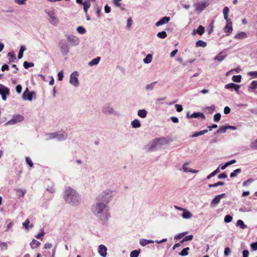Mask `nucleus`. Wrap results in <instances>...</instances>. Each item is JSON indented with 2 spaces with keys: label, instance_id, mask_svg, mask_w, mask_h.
I'll list each match as a JSON object with an SVG mask.
<instances>
[{
  "label": "nucleus",
  "instance_id": "f257e3e1",
  "mask_svg": "<svg viewBox=\"0 0 257 257\" xmlns=\"http://www.w3.org/2000/svg\"><path fill=\"white\" fill-rule=\"evenodd\" d=\"M64 199L68 203H74L78 201V195L76 192L70 188H67L65 191Z\"/></svg>",
  "mask_w": 257,
  "mask_h": 257
},
{
  "label": "nucleus",
  "instance_id": "f03ea898",
  "mask_svg": "<svg viewBox=\"0 0 257 257\" xmlns=\"http://www.w3.org/2000/svg\"><path fill=\"white\" fill-rule=\"evenodd\" d=\"M106 205L104 203H97L91 207V211L94 214L99 216L102 214L105 209Z\"/></svg>",
  "mask_w": 257,
  "mask_h": 257
},
{
  "label": "nucleus",
  "instance_id": "7ed1b4c3",
  "mask_svg": "<svg viewBox=\"0 0 257 257\" xmlns=\"http://www.w3.org/2000/svg\"><path fill=\"white\" fill-rule=\"evenodd\" d=\"M111 191H108L103 192L100 195H99L98 197V200L99 201H101L105 203V204L108 203L112 196L111 195Z\"/></svg>",
  "mask_w": 257,
  "mask_h": 257
},
{
  "label": "nucleus",
  "instance_id": "20e7f679",
  "mask_svg": "<svg viewBox=\"0 0 257 257\" xmlns=\"http://www.w3.org/2000/svg\"><path fill=\"white\" fill-rule=\"evenodd\" d=\"M167 141L165 138H157L154 140L151 145L150 150H153L154 148L158 146H162L163 145L167 144Z\"/></svg>",
  "mask_w": 257,
  "mask_h": 257
},
{
  "label": "nucleus",
  "instance_id": "39448f33",
  "mask_svg": "<svg viewBox=\"0 0 257 257\" xmlns=\"http://www.w3.org/2000/svg\"><path fill=\"white\" fill-rule=\"evenodd\" d=\"M24 118L23 116L22 115H16L14 116L12 119L8 121L7 123L11 125L14 124L16 123L22 121V120H23Z\"/></svg>",
  "mask_w": 257,
  "mask_h": 257
},
{
  "label": "nucleus",
  "instance_id": "423d86ee",
  "mask_svg": "<svg viewBox=\"0 0 257 257\" xmlns=\"http://www.w3.org/2000/svg\"><path fill=\"white\" fill-rule=\"evenodd\" d=\"M77 76V72L72 73L70 75V83L74 86H77L79 84Z\"/></svg>",
  "mask_w": 257,
  "mask_h": 257
},
{
  "label": "nucleus",
  "instance_id": "0eeeda50",
  "mask_svg": "<svg viewBox=\"0 0 257 257\" xmlns=\"http://www.w3.org/2000/svg\"><path fill=\"white\" fill-rule=\"evenodd\" d=\"M34 94V92H30L29 89L27 88L23 94V98L24 100L31 101L33 98L32 95Z\"/></svg>",
  "mask_w": 257,
  "mask_h": 257
},
{
  "label": "nucleus",
  "instance_id": "6e6552de",
  "mask_svg": "<svg viewBox=\"0 0 257 257\" xmlns=\"http://www.w3.org/2000/svg\"><path fill=\"white\" fill-rule=\"evenodd\" d=\"M48 14L50 17L49 19L50 23L53 25H57L59 22V20L58 18L55 16L54 13L50 12L48 13Z\"/></svg>",
  "mask_w": 257,
  "mask_h": 257
},
{
  "label": "nucleus",
  "instance_id": "1a4fd4ad",
  "mask_svg": "<svg viewBox=\"0 0 257 257\" xmlns=\"http://www.w3.org/2000/svg\"><path fill=\"white\" fill-rule=\"evenodd\" d=\"M60 48L61 52L64 55H67L69 52V48L67 43L65 41H61L60 43Z\"/></svg>",
  "mask_w": 257,
  "mask_h": 257
},
{
  "label": "nucleus",
  "instance_id": "9d476101",
  "mask_svg": "<svg viewBox=\"0 0 257 257\" xmlns=\"http://www.w3.org/2000/svg\"><path fill=\"white\" fill-rule=\"evenodd\" d=\"M226 21V25L224 28V32L226 33V35H229L232 31V22L231 20Z\"/></svg>",
  "mask_w": 257,
  "mask_h": 257
},
{
  "label": "nucleus",
  "instance_id": "9b49d317",
  "mask_svg": "<svg viewBox=\"0 0 257 257\" xmlns=\"http://www.w3.org/2000/svg\"><path fill=\"white\" fill-rule=\"evenodd\" d=\"M186 117L188 118H197L198 117H200L201 118H202L203 119L205 118V116L204 114L203 113L200 112H194L193 113H192L191 114H190L189 113H187V115H186Z\"/></svg>",
  "mask_w": 257,
  "mask_h": 257
},
{
  "label": "nucleus",
  "instance_id": "f8f14e48",
  "mask_svg": "<svg viewBox=\"0 0 257 257\" xmlns=\"http://www.w3.org/2000/svg\"><path fill=\"white\" fill-rule=\"evenodd\" d=\"M208 4L206 2H203L201 4H196L195 5L196 10L198 13L201 12L206 7L208 6Z\"/></svg>",
  "mask_w": 257,
  "mask_h": 257
},
{
  "label": "nucleus",
  "instance_id": "ddd939ff",
  "mask_svg": "<svg viewBox=\"0 0 257 257\" xmlns=\"http://www.w3.org/2000/svg\"><path fill=\"white\" fill-rule=\"evenodd\" d=\"M225 195V193L221 194L220 195H218L216 196L215 198L212 200L210 205L211 206H215L219 203L220 199L223 198V197Z\"/></svg>",
  "mask_w": 257,
  "mask_h": 257
},
{
  "label": "nucleus",
  "instance_id": "4468645a",
  "mask_svg": "<svg viewBox=\"0 0 257 257\" xmlns=\"http://www.w3.org/2000/svg\"><path fill=\"white\" fill-rule=\"evenodd\" d=\"M225 88L226 89H234L236 92H238L239 90V89L240 88V85L238 84H236L233 83H230L227 84L225 85Z\"/></svg>",
  "mask_w": 257,
  "mask_h": 257
},
{
  "label": "nucleus",
  "instance_id": "2eb2a0df",
  "mask_svg": "<svg viewBox=\"0 0 257 257\" xmlns=\"http://www.w3.org/2000/svg\"><path fill=\"white\" fill-rule=\"evenodd\" d=\"M170 20V19L169 17H164L163 18H162L161 19H160L159 21H158L156 23L155 25L156 26L158 27L159 26L167 24L169 22Z\"/></svg>",
  "mask_w": 257,
  "mask_h": 257
},
{
  "label": "nucleus",
  "instance_id": "dca6fc26",
  "mask_svg": "<svg viewBox=\"0 0 257 257\" xmlns=\"http://www.w3.org/2000/svg\"><path fill=\"white\" fill-rule=\"evenodd\" d=\"M106 247L102 244H101L98 247V252L100 255L103 257H105L106 255Z\"/></svg>",
  "mask_w": 257,
  "mask_h": 257
},
{
  "label": "nucleus",
  "instance_id": "f3484780",
  "mask_svg": "<svg viewBox=\"0 0 257 257\" xmlns=\"http://www.w3.org/2000/svg\"><path fill=\"white\" fill-rule=\"evenodd\" d=\"M9 89L5 85L0 84V94H9Z\"/></svg>",
  "mask_w": 257,
  "mask_h": 257
},
{
  "label": "nucleus",
  "instance_id": "a211bd4d",
  "mask_svg": "<svg viewBox=\"0 0 257 257\" xmlns=\"http://www.w3.org/2000/svg\"><path fill=\"white\" fill-rule=\"evenodd\" d=\"M246 37L247 34L245 32H240L234 36V38L238 40L243 39Z\"/></svg>",
  "mask_w": 257,
  "mask_h": 257
},
{
  "label": "nucleus",
  "instance_id": "6ab92c4d",
  "mask_svg": "<svg viewBox=\"0 0 257 257\" xmlns=\"http://www.w3.org/2000/svg\"><path fill=\"white\" fill-rule=\"evenodd\" d=\"M229 12V8L227 7H225L223 10V13L224 16V18L226 21H229L230 20L228 18V14Z\"/></svg>",
  "mask_w": 257,
  "mask_h": 257
},
{
  "label": "nucleus",
  "instance_id": "aec40b11",
  "mask_svg": "<svg viewBox=\"0 0 257 257\" xmlns=\"http://www.w3.org/2000/svg\"><path fill=\"white\" fill-rule=\"evenodd\" d=\"M154 241L152 240H147L146 239H142L140 240V244L143 246H146L148 244L152 243Z\"/></svg>",
  "mask_w": 257,
  "mask_h": 257
},
{
  "label": "nucleus",
  "instance_id": "412c9836",
  "mask_svg": "<svg viewBox=\"0 0 257 257\" xmlns=\"http://www.w3.org/2000/svg\"><path fill=\"white\" fill-rule=\"evenodd\" d=\"M40 242L37 240L33 239L32 242L30 243L31 247L33 248H36L39 246Z\"/></svg>",
  "mask_w": 257,
  "mask_h": 257
},
{
  "label": "nucleus",
  "instance_id": "4be33fe9",
  "mask_svg": "<svg viewBox=\"0 0 257 257\" xmlns=\"http://www.w3.org/2000/svg\"><path fill=\"white\" fill-rule=\"evenodd\" d=\"M82 5L83 6V9L85 14H87L88 9L90 8L91 5L90 2L89 1H85Z\"/></svg>",
  "mask_w": 257,
  "mask_h": 257
},
{
  "label": "nucleus",
  "instance_id": "5701e85b",
  "mask_svg": "<svg viewBox=\"0 0 257 257\" xmlns=\"http://www.w3.org/2000/svg\"><path fill=\"white\" fill-rule=\"evenodd\" d=\"M204 28L202 26H199L197 30H196V33L199 34V35H202L204 33ZM195 30H194V34L195 33Z\"/></svg>",
  "mask_w": 257,
  "mask_h": 257
},
{
  "label": "nucleus",
  "instance_id": "b1692460",
  "mask_svg": "<svg viewBox=\"0 0 257 257\" xmlns=\"http://www.w3.org/2000/svg\"><path fill=\"white\" fill-rule=\"evenodd\" d=\"M208 132V130H203V131H200V132H196L195 133H194L191 136V138H195V137H198V136H201V135H203L204 134H205V133H207Z\"/></svg>",
  "mask_w": 257,
  "mask_h": 257
},
{
  "label": "nucleus",
  "instance_id": "393cba45",
  "mask_svg": "<svg viewBox=\"0 0 257 257\" xmlns=\"http://www.w3.org/2000/svg\"><path fill=\"white\" fill-rule=\"evenodd\" d=\"M257 87V81H253L251 82L250 85L248 86V90H251V91H254L255 88Z\"/></svg>",
  "mask_w": 257,
  "mask_h": 257
},
{
  "label": "nucleus",
  "instance_id": "a878e982",
  "mask_svg": "<svg viewBox=\"0 0 257 257\" xmlns=\"http://www.w3.org/2000/svg\"><path fill=\"white\" fill-rule=\"evenodd\" d=\"M225 57V55L223 54V53L221 52H220L215 58V60H218L219 61H222L224 58Z\"/></svg>",
  "mask_w": 257,
  "mask_h": 257
},
{
  "label": "nucleus",
  "instance_id": "bb28decb",
  "mask_svg": "<svg viewBox=\"0 0 257 257\" xmlns=\"http://www.w3.org/2000/svg\"><path fill=\"white\" fill-rule=\"evenodd\" d=\"M68 41L72 42L74 45H77L78 43V39L77 37L73 36H70L68 37Z\"/></svg>",
  "mask_w": 257,
  "mask_h": 257
},
{
  "label": "nucleus",
  "instance_id": "cd10ccee",
  "mask_svg": "<svg viewBox=\"0 0 257 257\" xmlns=\"http://www.w3.org/2000/svg\"><path fill=\"white\" fill-rule=\"evenodd\" d=\"M131 124L134 128H138L141 126V123L139 120L137 119L132 121Z\"/></svg>",
  "mask_w": 257,
  "mask_h": 257
},
{
  "label": "nucleus",
  "instance_id": "c85d7f7f",
  "mask_svg": "<svg viewBox=\"0 0 257 257\" xmlns=\"http://www.w3.org/2000/svg\"><path fill=\"white\" fill-rule=\"evenodd\" d=\"M147 114V112L145 109H140L138 111V114L142 118H145Z\"/></svg>",
  "mask_w": 257,
  "mask_h": 257
},
{
  "label": "nucleus",
  "instance_id": "c756f323",
  "mask_svg": "<svg viewBox=\"0 0 257 257\" xmlns=\"http://www.w3.org/2000/svg\"><path fill=\"white\" fill-rule=\"evenodd\" d=\"M26 50V48L25 46H21L20 47V49L18 55V58L19 59H21L23 56L24 51Z\"/></svg>",
  "mask_w": 257,
  "mask_h": 257
},
{
  "label": "nucleus",
  "instance_id": "7c9ffc66",
  "mask_svg": "<svg viewBox=\"0 0 257 257\" xmlns=\"http://www.w3.org/2000/svg\"><path fill=\"white\" fill-rule=\"evenodd\" d=\"M206 46L207 43L202 40H199L196 43V46L197 47H205Z\"/></svg>",
  "mask_w": 257,
  "mask_h": 257
},
{
  "label": "nucleus",
  "instance_id": "2f4dec72",
  "mask_svg": "<svg viewBox=\"0 0 257 257\" xmlns=\"http://www.w3.org/2000/svg\"><path fill=\"white\" fill-rule=\"evenodd\" d=\"M100 57H97V58L92 59L90 62H89V65L90 66H93V65H96L98 63L99 61H100Z\"/></svg>",
  "mask_w": 257,
  "mask_h": 257
},
{
  "label": "nucleus",
  "instance_id": "473e14b6",
  "mask_svg": "<svg viewBox=\"0 0 257 257\" xmlns=\"http://www.w3.org/2000/svg\"><path fill=\"white\" fill-rule=\"evenodd\" d=\"M8 56L9 57V61L14 62L16 59V56L14 52H11L8 53Z\"/></svg>",
  "mask_w": 257,
  "mask_h": 257
},
{
  "label": "nucleus",
  "instance_id": "72a5a7b5",
  "mask_svg": "<svg viewBox=\"0 0 257 257\" xmlns=\"http://www.w3.org/2000/svg\"><path fill=\"white\" fill-rule=\"evenodd\" d=\"M236 225L239 226L242 229H244L247 227V226L244 224L243 221L240 219L237 220Z\"/></svg>",
  "mask_w": 257,
  "mask_h": 257
},
{
  "label": "nucleus",
  "instance_id": "f704fd0d",
  "mask_svg": "<svg viewBox=\"0 0 257 257\" xmlns=\"http://www.w3.org/2000/svg\"><path fill=\"white\" fill-rule=\"evenodd\" d=\"M193 238V235H189L188 236H185L184 238L180 241V243H183L185 241L192 240Z\"/></svg>",
  "mask_w": 257,
  "mask_h": 257
},
{
  "label": "nucleus",
  "instance_id": "c9c22d12",
  "mask_svg": "<svg viewBox=\"0 0 257 257\" xmlns=\"http://www.w3.org/2000/svg\"><path fill=\"white\" fill-rule=\"evenodd\" d=\"M157 37H158L159 38H160L161 39H165V38L167 37V34L165 31H163L159 32L157 34Z\"/></svg>",
  "mask_w": 257,
  "mask_h": 257
},
{
  "label": "nucleus",
  "instance_id": "e433bc0d",
  "mask_svg": "<svg viewBox=\"0 0 257 257\" xmlns=\"http://www.w3.org/2000/svg\"><path fill=\"white\" fill-rule=\"evenodd\" d=\"M241 79V76L240 75H234L232 77V80L235 82H240Z\"/></svg>",
  "mask_w": 257,
  "mask_h": 257
},
{
  "label": "nucleus",
  "instance_id": "4c0bfd02",
  "mask_svg": "<svg viewBox=\"0 0 257 257\" xmlns=\"http://www.w3.org/2000/svg\"><path fill=\"white\" fill-rule=\"evenodd\" d=\"M192 216L191 213L188 211H184L182 214V217L185 219H189Z\"/></svg>",
  "mask_w": 257,
  "mask_h": 257
},
{
  "label": "nucleus",
  "instance_id": "58836bf2",
  "mask_svg": "<svg viewBox=\"0 0 257 257\" xmlns=\"http://www.w3.org/2000/svg\"><path fill=\"white\" fill-rule=\"evenodd\" d=\"M190 250V248L187 247L184 248L180 253L179 254L181 256L187 255L188 254V250Z\"/></svg>",
  "mask_w": 257,
  "mask_h": 257
},
{
  "label": "nucleus",
  "instance_id": "ea45409f",
  "mask_svg": "<svg viewBox=\"0 0 257 257\" xmlns=\"http://www.w3.org/2000/svg\"><path fill=\"white\" fill-rule=\"evenodd\" d=\"M23 66L25 69H28L29 67H33L34 66V64L33 63L25 61L23 63Z\"/></svg>",
  "mask_w": 257,
  "mask_h": 257
},
{
  "label": "nucleus",
  "instance_id": "a19ab883",
  "mask_svg": "<svg viewBox=\"0 0 257 257\" xmlns=\"http://www.w3.org/2000/svg\"><path fill=\"white\" fill-rule=\"evenodd\" d=\"M241 169H237L235 170L233 172L231 173L230 175V177L231 178H233L236 176L237 174H239L241 172Z\"/></svg>",
  "mask_w": 257,
  "mask_h": 257
},
{
  "label": "nucleus",
  "instance_id": "79ce46f5",
  "mask_svg": "<svg viewBox=\"0 0 257 257\" xmlns=\"http://www.w3.org/2000/svg\"><path fill=\"white\" fill-rule=\"evenodd\" d=\"M152 56L151 54H148L146 57L144 59V62L145 63H149L152 61Z\"/></svg>",
  "mask_w": 257,
  "mask_h": 257
},
{
  "label": "nucleus",
  "instance_id": "37998d69",
  "mask_svg": "<svg viewBox=\"0 0 257 257\" xmlns=\"http://www.w3.org/2000/svg\"><path fill=\"white\" fill-rule=\"evenodd\" d=\"M140 253L139 250H133L130 254V257H138Z\"/></svg>",
  "mask_w": 257,
  "mask_h": 257
},
{
  "label": "nucleus",
  "instance_id": "c03bdc74",
  "mask_svg": "<svg viewBox=\"0 0 257 257\" xmlns=\"http://www.w3.org/2000/svg\"><path fill=\"white\" fill-rule=\"evenodd\" d=\"M227 130V125L225 126H222L220 127L217 131L216 133H225L226 132V130Z\"/></svg>",
  "mask_w": 257,
  "mask_h": 257
},
{
  "label": "nucleus",
  "instance_id": "a18cd8bd",
  "mask_svg": "<svg viewBox=\"0 0 257 257\" xmlns=\"http://www.w3.org/2000/svg\"><path fill=\"white\" fill-rule=\"evenodd\" d=\"M187 234V232H182L181 233H179L174 237L175 239L178 240L182 238H183L186 234Z\"/></svg>",
  "mask_w": 257,
  "mask_h": 257
},
{
  "label": "nucleus",
  "instance_id": "49530a36",
  "mask_svg": "<svg viewBox=\"0 0 257 257\" xmlns=\"http://www.w3.org/2000/svg\"><path fill=\"white\" fill-rule=\"evenodd\" d=\"M77 31L79 33V34H84L86 32V30L85 29L82 27V26H79L77 28Z\"/></svg>",
  "mask_w": 257,
  "mask_h": 257
},
{
  "label": "nucleus",
  "instance_id": "de8ad7c7",
  "mask_svg": "<svg viewBox=\"0 0 257 257\" xmlns=\"http://www.w3.org/2000/svg\"><path fill=\"white\" fill-rule=\"evenodd\" d=\"M220 118H221V114L219 113H216L214 115V117H213L214 120L215 122L219 121L220 120Z\"/></svg>",
  "mask_w": 257,
  "mask_h": 257
},
{
  "label": "nucleus",
  "instance_id": "09e8293b",
  "mask_svg": "<svg viewBox=\"0 0 257 257\" xmlns=\"http://www.w3.org/2000/svg\"><path fill=\"white\" fill-rule=\"evenodd\" d=\"M232 217L230 215H226L225 216L224 221L226 223H229V222H231L232 221Z\"/></svg>",
  "mask_w": 257,
  "mask_h": 257
},
{
  "label": "nucleus",
  "instance_id": "8fccbe9b",
  "mask_svg": "<svg viewBox=\"0 0 257 257\" xmlns=\"http://www.w3.org/2000/svg\"><path fill=\"white\" fill-rule=\"evenodd\" d=\"M26 161L30 167H33V165H34L32 161L31 160V159L29 157L26 158Z\"/></svg>",
  "mask_w": 257,
  "mask_h": 257
},
{
  "label": "nucleus",
  "instance_id": "3c124183",
  "mask_svg": "<svg viewBox=\"0 0 257 257\" xmlns=\"http://www.w3.org/2000/svg\"><path fill=\"white\" fill-rule=\"evenodd\" d=\"M157 82H154L149 85H147L146 87V90H152L154 88V85Z\"/></svg>",
  "mask_w": 257,
  "mask_h": 257
},
{
  "label": "nucleus",
  "instance_id": "603ef678",
  "mask_svg": "<svg viewBox=\"0 0 257 257\" xmlns=\"http://www.w3.org/2000/svg\"><path fill=\"white\" fill-rule=\"evenodd\" d=\"M231 252V250L229 247H225L224 251V254L225 256H227Z\"/></svg>",
  "mask_w": 257,
  "mask_h": 257
},
{
  "label": "nucleus",
  "instance_id": "864d4df0",
  "mask_svg": "<svg viewBox=\"0 0 257 257\" xmlns=\"http://www.w3.org/2000/svg\"><path fill=\"white\" fill-rule=\"evenodd\" d=\"M30 223L29 219H27L25 220L24 222L23 223V226L26 228L29 229L30 228L29 225Z\"/></svg>",
  "mask_w": 257,
  "mask_h": 257
},
{
  "label": "nucleus",
  "instance_id": "5fc2aeb1",
  "mask_svg": "<svg viewBox=\"0 0 257 257\" xmlns=\"http://www.w3.org/2000/svg\"><path fill=\"white\" fill-rule=\"evenodd\" d=\"M250 147L254 150L257 149V139L253 142L251 143L250 144Z\"/></svg>",
  "mask_w": 257,
  "mask_h": 257
},
{
  "label": "nucleus",
  "instance_id": "6e6d98bb",
  "mask_svg": "<svg viewBox=\"0 0 257 257\" xmlns=\"http://www.w3.org/2000/svg\"><path fill=\"white\" fill-rule=\"evenodd\" d=\"M248 75L250 76H252L254 78H257V71H250L248 73Z\"/></svg>",
  "mask_w": 257,
  "mask_h": 257
},
{
  "label": "nucleus",
  "instance_id": "4d7b16f0",
  "mask_svg": "<svg viewBox=\"0 0 257 257\" xmlns=\"http://www.w3.org/2000/svg\"><path fill=\"white\" fill-rule=\"evenodd\" d=\"M175 107H176V110L178 112H180L183 110V107L180 104H177L175 105Z\"/></svg>",
  "mask_w": 257,
  "mask_h": 257
},
{
  "label": "nucleus",
  "instance_id": "13d9d810",
  "mask_svg": "<svg viewBox=\"0 0 257 257\" xmlns=\"http://www.w3.org/2000/svg\"><path fill=\"white\" fill-rule=\"evenodd\" d=\"M253 181V180L252 179H247L246 181H244L243 183V186H247L248 185L249 183H251V182H252Z\"/></svg>",
  "mask_w": 257,
  "mask_h": 257
},
{
  "label": "nucleus",
  "instance_id": "bf43d9fd",
  "mask_svg": "<svg viewBox=\"0 0 257 257\" xmlns=\"http://www.w3.org/2000/svg\"><path fill=\"white\" fill-rule=\"evenodd\" d=\"M17 192H19V196L20 197H23L26 193V191H23L21 189H18Z\"/></svg>",
  "mask_w": 257,
  "mask_h": 257
},
{
  "label": "nucleus",
  "instance_id": "052dcab7",
  "mask_svg": "<svg viewBox=\"0 0 257 257\" xmlns=\"http://www.w3.org/2000/svg\"><path fill=\"white\" fill-rule=\"evenodd\" d=\"M250 247L253 250H257V242L252 243L250 244Z\"/></svg>",
  "mask_w": 257,
  "mask_h": 257
},
{
  "label": "nucleus",
  "instance_id": "680f3d73",
  "mask_svg": "<svg viewBox=\"0 0 257 257\" xmlns=\"http://www.w3.org/2000/svg\"><path fill=\"white\" fill-rule=\"evenodd\" d=\"M9 66L8 64H5L2 67V71L9 70Z\"/></svg>",
  "mask_w": 257,
  "mask_h": 257
},
{
  "label": "nucleus",
  "instance_id": "e2e57ef3",
  "mask_svg": "<svg viewBox=\"0 0 257 257\" xmlns=\"http://www.w3.org/2000/svg\"><path fill=\"white\" fill-rule=\"evenodd\" d=\"M227 175L226 173L223 172L222 173L220 174L218 176V178L219 179H223L226 178L227 177Z\"/></svg>",
  "mask_w": 257,
  "mask_h": 257
},
{
  "label": "nucleus",
  "instance_id": "0e129e2a",
  "mask_svg": "<svg viewBox=\"0 0 257 257\" xmlns=\"http://www.w3.org/2000/svg\"><path fill=\"white\" fill-rule=\"evenodd\" d=\"M22 87L20 84L17 85L16 87V91L17 92V93H20L22 91Z\"/></svg>",
  "mask_w": 257,
  "mask_h": 257
},
{
  "label": "nucleus",
  "instance_id": "69168bd1",
  "mask_svg": "<svg viewBox=\"0 0 257 257\" xmlns=\"http://www.w3.org/2000/svg\"><path fill=\"white\" fill-rule=\"evenodd\" d=\"M58 80H60V81H61L62 80L63 78V72L62 71H60L58 73Z\"/></svg>",
  "mask_w": 257,
  "mask_h": 257
},
{
  "label": "nucleus",
  "instance_id": "338daca9",
  "mask_svg": "<svg viewBox=\"0 0 257 257\" xmlns=\"http://www.w3.org/2000/svg\"><path fill=\"white\" fill-rule=\"evenodd\" d=\"M111 11V8L107 5H106L104 7V11L106 13H109Z\"/></svg>",
  "mask_w": 257,
  "mask_h": 257
},
{
  "label": "nucleus",
  "instance_id": "774afa93",
  "mask_svg": "<svg viewBox=\"0 0 257 257\" xmlns=\"http://www.w3.org/2000/svg\"><path fill=\"white\" fill-rule=\"evenodd\" d=\"M230 112V108L228 106H225L224 108V113L226 114L229 113Z\"/></svg>",
  "mask_w": 257,
  "mask_h": 257
}]
</instances>
